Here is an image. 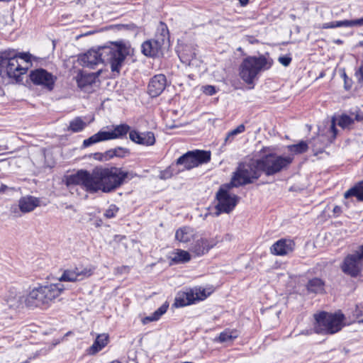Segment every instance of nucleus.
<instances>
[{
    "instance_id": "obj_16",
    "label": "nucleus",
    "mask_w": 363,
    "mask_h": 363,
    "mask_svg": "<svg viewBox=\"0 0 363 363\" xmlns=\"http://www.w3.org/2000/svg\"><path fill=\"white\" fill-rule=\"evenodd\" d=\"M43 297L49 308L55 300L64 291L65 287L62 283L50 284L39 286Z\"/></svg>"
},
{
    "instance_id": "obj_6",
    "label": "nucleus",
    "mask_w": 363,
    "mask_h": 363,
    "mask_svg": "<svg viewBox=\"0 0 363 363\" xmlns=\"http://www.w3.org/2000/svg\"><path fill=\"white\" fill-rule=\"evenodd\" d=\"M258 160L261 172L267 176H272L286 169L292 162L293 157L269 154Z\"/></svg>"
},
{
    "instance_id": "obj_31",
    "label": "nucleus",
    "mask_w": 363,
    "mask_h": 363,
    "mask_svg": "<svg viewBox=\"0 0 363 363\" xmlns=\"http://www.w3.org/2000/svg\"><path fill=\"white\" fill-rule=\"evenodd\" d=\"M328 142V140L324 136H318L317 138H313L312 147L314 154L318 155V153L322 152Z\"/></svg>"
},
{
    "instance_id": "obj_20",
    "label": "nucleus",
    "mask_w": 363,
    "mask_h": 363,
    "mask_svg": "<svg viewBox=\"0 0 363 363\" xmlns=\"http://www.w3.org/2000/svg\"><path fill=\"white\" fill-rule=\"evenodd\" d=\"M129 138L133 142L143 145H152L155 143V135L152 132L139 133L131 130L129 133Z\"/></svg>"
},
{
    "instance_id": "obj_10",
    "label": "nucleus",
    "mask_w": 363,
    "mask_h": 363,
    "mask_svg": "<svg viewBox=\"0 0 363 363\" xmlns=\"http://www.w3.org/2000/svg\"><path fill=\"white\" fill-rule=\"evenodd\" d=\"M218 203L216 206V215L218 216L221 213H228L236 206L239 197L235 194H230L228 189H220L216 194Z\"/></svg>"
},
{
    "instance_id": "obj_8",
    "label": "nucleus",
    "mask_w": 363,
    "mask_h": 363,
    "mask_svg": "<svg viewBox=\"0 0 363 363\" xmlns=\"http://www.w3.org/2000/svg\"><path fill=\"white\" fill-rule=\"evenodd\" d=\"M130 127L127 124H121L114 127L111 131H99L83 142V146L86 147L93 144L116 138H122L130 133Z\"/></svg>"
},
{
    "instance_id": "obj_2",
    "label": "nucleus",
    "mask_w": 363,
    "mask_h": 363,
    "mask_svg": "<svg viewBox=\"0 0 363 363\" xmlns=\"http://www.w3.org/2000/svg\"><path fill=\"white\" fill-rule=\"evenodd\" d=\"M128 52L124 46L115 45L102 47L97 50L91 49L79 57L83 67L94 69L99 64H109L112 72L119 73Z\"/></svg>"
},
{
    "instance_id": "obj_48",
    "label": "nucleus",
    "mask_w": 363,
    "mask_h": 363,
    "mask_svg": "<svg viewBox=\"0 0 363 363\" xmlns=\"http://www.w3.org/2000/svg\"><path fill=\"white\" fill-rule=\"evenodd\" d=\"M342 78L344 79L345 89L349 90L352 87V80L348 78L345 72L342 74Z\"/></svg>"
},
{
    "instance_id": "obj_21",
    "label": "nucleus",
    "mask_w": 363,
    "mask_h": 363,
    "mask_svg": "<svg viewBox=\"0 0 363 363\" xmlns=\"http://www.w3.org/2000/svg\"><path fill=\"white\" fill-rule=\"evenodd\" d=\"M196 55V48L193 45H184L179 50V57L182 63L186 65H193V61Z\"/></svg>"
},
{
    "instance_id": "obj_33",
    "label": "nucleus",
    "mask_w": 363,
    "mask_h": 363,
    "mask_svg": "<svg viewBox=\"0 0 363 363\" xmlns=\"http://www.w3.org/2000/svg\"><path fill=\"white\" fill-rule=\"evenodd\" d=\"M86 125V123L80 117H76L69 122L68 130L77 133L84 130Z\"/></svg>"
},
{
    "instance_id": "obj_47",
    "label": "nucleus",
    "mask_w": 363,
    "mask_h": 363,
    "mask_svg": "<svg viewBox=\"0 0 363 363\" xmlns=\"http://www.w3.org/2000/svg\"><path fill=\"white\" fill-rule=\"evenodd\" d=\"M203 92L208 96H212L216 93V89L213 86L207 85L203 86Z\"/></svg>"
},
{
    "instance_id": "obj_57",
    "label": "nucleus",
    "mask_w": 363,
    "mask_h": 363,
    "mask_svg": "<svg viewBox=\"0 0 363 363\" xmlns=\"http://www.w3.org/2000/svg\"><path fill=\"white\" fill-rule=\"evenodd\" d=\"M340 208L338 206H335V207L334 208V212H337V211H340Z\"/></svg>"
},
{
    "instance_id": "obj_44",
    "label": "nucleus",
    "mask_w": 363,
    "mask_h": 363,
    "mask_svg": "<svg viewBox=\"0 0 363 363\" xmlns=\"http://www.w3.org/2000/svg\"><path fill=\"white\" fill-rule=\"evenodd\" d=\"M207 297L205 289H196L194 293V301L195 300H203Z\"/></svg>"
},
{
    "instance_id": "obj_18",
    "label": "nucleus",
    "mask_w": 363,
    "mask_h": 363,
    "mask_svg": "<svg viewBox=\"0 0 363 363\" xmlns=\"http://www.w3.org/2000/svg\"><path fill=\"white\" fill-rule=\"evenodd\" d=\"M295 243L290 239H280L270 247V252L274 255L284 256L292 252Z\"/></svg>"
},
{
    "instance_id": "obj_11",
    "label": "nucleus",
    "mask_w": 363,
    "mask_h": 363,
    "mask_svg": "<svg viewBox=\"0 0 363 363\" xmlns=\"http://www.w3.org/2000/svg\"><path fill=\"white\" fill-rule=\"evenodd\" d=\"M363 262V245L355 253L347 256L341 266L344 273L356 277L360 272Z\"/></svg>"
},
{
    "instance_id": "obj_56",
    "label": "nucleus",
    "mask_w": 363,
    "mask_h": 363,
    "mask_svg": "<svg viewBox=\"0 0 363 363\" xmlns=\"http://www.w3.org/2000/svg\"><path fill=\"white\" fill-rule=\"evenodd\" d=\"M334 42H335L336 44H339V45H340V44H342V43H343V42H342V40H340V39L335 40Z\"/></svg>"
},
{
    "instance_id": "obj_27",
    "label": "nucleus",
    "mask_w": 363,
    "mask_h": 363,
    "mask_svg": "<svg viewBox=\"0 0 363 363\" xmlns=\"http://www.w3.org/2000/svg\"><path fill=\"white\" fill-rule=\"evenodd\" d=\"M194 301V292L182 293L178 295L175 299L174 306L176 307H183L193 303Z\"/></svg>"
},
{
    "instance_id": "obj_17",
    "label": "nucleus",
    "mask_w": 363,
    "mask_h": 363,
    "mask_svg": "<svg viewBox=\"0 0 363 363\" xmlns=\"http://www.w3.org/2000/svg\"><path fill=\"white\" fill-rule=\"evenodd\" d=\"M164 45V40L155 36V39L147 40L142 44V52L146 56H159L162 54Z\"/></svg>"
},
{
    "instance_id": "obj_24",
    "label": "nucleus",
    "mask_w": 363,
    "mask_h": 363,
    "mask_svg": "<svg viewBox=\"0 0 363 363\" xmlns=\"http://www.w3.org/2000/svg\"><path fill=\"white\" fill-rule=\"evenodd\" d=\"M25 298L26 296L18 295L14 291H9L5 297V301L10 308L18 310L25 306Z\"/></svg>"
},
{
    "instance_id": "obj_46",
    "label": "nucleus",
    "mask_w": 363,
    "mask_h": 363,
    "mask_svg": "<svg viewBox=\"0 0 363 363\" xmlns=\"http://www.w3.org/2000/svg\"><path fill=\"white\" fill-rule=\"evenodd\" d=\"M278 60L281 65L286 67L291 63V58L288 56H281L279 57Z\"/></svg>"
},
{
    "instance_id": "obj_55",
    "label": "nucleus",
    "mask_w": 363,
    "mask_h": 363,
    "mask_svg": "<svg viewBox=\"0 0 363 363\" xmlns=\"http://www.w3.org/2000/svg\"><path fill=\"white\" fill-rule=\"evenodd\" d=\"M8 150L7 146H6V145H0V152L3 151V150Z\"/></svg>"
},
{
    "instance_id": "obj_34",
    "label": "nucleus",
    "mask_w": 363,
    "mask_h": 363,
    "mask_svg": "<svg viewBox=\"0 0 363 363\" xmlns=\"http://www.w3.org/2000/svg\"><path fill=\"white\" fill-rule=\"evenodd\" d=\"M335 28L337 27H353V26H362L363 17L355 20H345L335 21Z\"/></svg>"
},
{
    "instance_id": "obj_49",
    "label": "nucleus",
    "mask_w": 363,
    "mask_h": 363,
    "mask_svg": "<svg viewBox=\"0 0 363 363\" xmlns=\"http://www.w3.org/2000/svg\"><path fill=\"white\" fill-rule=\"evenodd\" d=\"M11 213L13 214L14 216L16 217H18V216H20V209H19V207H18V205L16 206V205H13L11 206Z\"/></svg>"
},
{
    "instance_id": "obj_5",
    "label": "nucleus",
    "mask_w": 363,
    "mask_h": 363,
    "mask_svg": "<svg viewBox=\"0 0 363 363\" xmlns=\"http://www.w3.org/2000/svg\"><path fill=\"white\" fill-rule=\"evenodd\" d=\"M314 331L318 334H334L340 331L343 325L344 315L325 311L314 314Z\"/></svg>"
},
{
    "instance_id": "obj_42",
    "label": "nucleus",
    "mask_w": 363,
    "mask_h": 363,
    "mask_svg": "<svg viewBox=\"0 0 363 363\" xmlns=\"http://www.w3.org/2000/svg\"><path fill=\"white\" fill-rule=\"evenodd\" d=\"M354 76L357 82L360 84H363V62L358 68H357Z\"/></svg>"
},
{
    "instance_id": "obj_29",
    "label": "nucleus",
    "mask_w": 363,
    "mask_h": 363,
    "mask_svg": "<svg viewBox=\"0 0 363 363\" xmlns=\"http://www.w3.org/2000/svg\"><path fill=\"white\" fill-rule=\"evenodd\" d=\"M190 253L188 251L179 249L173 253V256L171 258V261L175 264L186 263L190 261Z\"/></svg>"
},
{
    "instance_id": "obj_53",
    "label": "nucleus",
    "mask_w": 363,
    "mask_h": 363,
    "mask_svg": "<svg viewBox=\"0 0 363 363\" xmlns=\"http://www.w3.org/2000/svg\"><path fill=\"white\" fill-rule=\"evenodd\" d=\"M238 1L242 6H245L249 2V0H238Z\"/></svg>"
},
{
    "instance_id": "obj_26",
    "label": "nucleus",
    "mask_w": 363,
    "mask_h": 363,
    "mask_svg": "<svg viewBox=\"0 0 363 363\" xmlns=\"http://www.w3.org/2000/svg\"><path fill=\"white\" fill-rule=\"evenodd\" d=\"M108 336L106 334L99 335L93 345L89 349V354H95L101 351L108 343Z\"/></svg>"
},
{
    "instance_id": "obj_1",
    "label": "nucleus",
    "mask_w": 363,
    "mask_h": 363,
    "mask_svg": "<svg viewBox=\"0 0 363 363\" xmlns=\"http://www.w3.org/2000/svg\"><path fill=\"white\" fill-rule=\"evenodd\" d=\"M132 178L131 173L121 168L96 167L91 172L81 169L75 174L67 176L65 184L70 190L74 186L79 185L90 194L97 193L99 191L109 193L121 186L126 179Z\"/></svg>"
},
{
    "instance_id": "obj_52",
    "label": "nucleus",
    "mask_w": 363,
    "mask_h": 363,
    "mask_svg": "<svg viewBox=\"0 0 363 363\" xmlns=\"http://www.w3.org/2000/svg\"><path fill=\"white\" fill-rule=\"evenodd\" d=\"M9 189V186H7L6 185L2 184L1 185V186H0V193H4V192H5Z\"/></svg>"
},
{
    "instance_id": "obj_7",
    "label": "nucleus",
    "mask_w": 363,
    "mask_h": 363,
    "mask_svg": "<svg viewBox=\"0 0 363 363\" xmlns=\"http://www.w3.org/2000/svg\"><path fill=\"white\" fill-rule=\"evenodd\" d=\"M27 69L28 67H23L18 62L16 54H11L9 52L0 53V74L5 72L9 77L14 78L18 81Z\"/></svg>"
},
{
    "instance_id": "obj_23",
    "label": "nucleus",
    "mask_w": 363,
    "mask_h": 363,
    "mask_svg": "<svg viewBox=\"0 0 363 363\" xmlns=\"http://www.w3.org/2000/svg\"><path fill=\"white\" fill-rule=\"evenodd\" d=\"M196 231L191 227L183 226L177 230L175 239L180 242L189 243L196 238Z\"/></svg>"
},
{
    "instance_id": "obj_38",
    "label": "nucleus",
    "mask_w": 363,
    "mask_h": 363,
    "mask_svg": "<svg viewBox=\"0 0 363 363\" xmlns=\"http://www.w3.org/2000/svg\"><path fill=\"white\" fill-rule=\"evenodd\" d=\"M237 335H233V333L229 330H225L221 333L218 337V340L220 342H225L228 341H231L233 339L236 338Z\"/></svg>"
},
{
    "instance_id": "obj_14",
    "label": "nucleus",
    "mask_w": 363,
    "mask_h": 363,
    "mask_svg": "<svg viewBox=\"0 0 363 363\" xmlns=\"http://www.w3.org/2000/svg\"><path fill=\"white\" fill-rule=\"evenodd\" d=\"M219 240L217 238L201 237L191 244L189 250L196 257H201L213 248Z\"/></svg>"
},
{
    "instance_id": "obj_13",
    "label": "nucleus",
    "mask_w": 363,
    "mask_h": 363,
    "mask_svg": "<svg viewBox=\"0 0 363 363\" xmlns=\"http://www.w3.org/2000/svg\"><path fill=\"white\" fill-rule=\"evenodd\" d=\"M29 77L31 82L35 85L41 86L49 91L54 88L56 77L44 69L32 70Z\"/></svg>"
},
{
    "instance_id": "obj_12",
    "label": "nucleus",
    "mask_w": 363,
    "mask_h": 363,
    "mask_svg": "<svg viewBox=\"0 0 363 363\" xmlns=\"http://www.w3.org/2000/svg\"><path fill=\"white\" fill-rule=\"evenodd\" d=\"M95 268L92 266L85 267H75L73 269H66L58 279L59 283L62 281L76 282L82 281L91 276Z\"/></svg>"
},
{
    "instance_id": "obj_35",
    "label": "nucleus",
    "mask_w": 363,
    "mask_h": 363,
    "mask_svg": "<svg viewBox=\"0 0 363 363\" xmlns=\"http://www.w3.org/2000/svg\"><path fill=\"white\" fill-rule=\"evenodd\" d=\"M287 148L291 152L301 154L308 150V145L306 142L301 141L298 144L289 145Z\"/></svg>"
},
{
    "instance_id": "obj_25",
    "label": "nucleus",
    "mask_w": 363,
    "mask_h": 363,
    "mask_svg": "<svg viewBox=\"0 0 363 363\" xmlns=\"http://www.w3.org/2000/svg\"><path fill=\"white\" fill-rule=\"evenodd\" d=\"M96 75L94 73L85 74L79 72L76 77L77 86L80 89H85L92 84L96 80Z\"/></svg>"
},
{
    "instance_id": "obj_28",
    "label": "nucleus",
    "mask_w": 363,
    "mask_h": 363,
    "mask_svg": "<svg viewBox=\"0 0 363 363\" xmlns=\"http://www.w3.org/2000/svg\"><path fill=\"white\" fill-rule=\"evenodd\" d=\"M345 199L355 196L358 201H363V181L359 182L353 187L347 190L344 195Z\"/></svg>"
},
{
    "instance_id": "obj_43",
    "label": "nucleus",
    "mask_w": 363,
    "mask_h": 363,
    "mask_svg": "<svg viewBox=\"0 0 363 363\" xmlns=\"http://www.w3.org/2000/svg\"><path fill=\"white\" fill-rule=\"evenodd\" d=\"M174 166V165H172V167H169V168L162 172L160 175V179H167L172 177V176L173 175Z\"/></svg>"
},
{
    "instance_id": "obj_19",
    "label": "nucleus",
    "mask_w": 363,
    "mask_h": 363,
    "mask_svg": "<svg viewBox=\"0 0 363 363\" xmlns=\"http://www.w3.org/2000/svg\"><path fill=\"white\" fill-rule=\"evenodd\" d=\"M166 77L164 74L154 76L148 84V93L152 97L159 96L166 86Z\"/></svg>"
},
{
    "instance_id": "obj_4",
    "label": "nucleus",
    "mask_w": 363,
    "mask_h": 363,
    "mask_svg": "<svg viewBox=\"0 0 363 363\" xmlns=\"http://www.w3.org/2000/svg\"><path fill=\"white\" fill-rule=\"evenodd\" d=\"M258 160H249L239 163L232 177L231 185L239 186L252 183L261 175Z\"/></svg>"
},
{
    "instance_id": "obj_41",
    "label": "nucleus",
    "mask_w": 363,
    "mask_h": 363,
    "mask_svg": "<svg viewBox=\"0 0 363 363\" xmlns=\"http://www.w3.org/2000/svg\"><path fill=\"white\" fill-rule=\"evenodd\" d=\"M118 208L116 207V205H111L109 208L106 211L104 216L107 218H113L116 215V213L118 212Z\"/></svg>"
},
{
    "instance_id": "obj_30",
    "label": "nucleus",
    "mask_w": 363,
    "mask_h": 363,
    "mask_svg": "<svg viewBox=\"0 0 363 363\" xmlns=\"http://www.w3.org/2000/svg\"><path fill=\"white\" fill-rule=\"evenodd\" d=\"M308 291L319 294L324 291V282L318 278H313L308 281L307 284Z\"/></svg>"
},
{
    "instance_id": "obj_15",
    "label": "nucleus",
    "mask_w": 363,
    "mask_h": 363,
    "mask_svg": "<svg viewBox=\"0 0 363 363\" xmlns=\"http://www.w3.org/2000/svg\"><path fill=\"white\" fill-rule=\"evenodd\" d=\"M25 306L34 309L36 308L46 309L48 306L43 297L40 286L35 287L29 291L24 299Z\"/></svg>"
},
{
    "instance_id": "obj_37",
    "label": "nucleus",
    "mask_w": 363,
    "mask_h": 363,
    "mask_svg": "<svg viewBox=\"0 0 363 363\" xmlns=\"http://www.w3.org/2000/svg\"><path fill=\"white\" fill-rule=\"evenodd\" d=\"M158 30L160 31V34H157L156 36H158L160 39L164 40V44L167 45L169 38V30L167 26L161 22Z\"/></svg>"
},
{
    "instance_id": "obj_9",
    "label": "nucleus",
    "mask_w": 363,
    "mask_h": 363,
    "mask_svg": "<svg viewBox=\"0 0 363 363\" xmlns=\"http://www.w3.org/2000/svg\"><path fill=\"white\" fill-rule=\"evenodd\" d=\"M211 160V152L204 150L189 151L177 160L175 166L183 165L184 169H191Z\"/></svg>"
},
{
    "instance_id": "obj_54",
    "label": "nucleus",
    "mask_w": 363,
    "mask_h": 363,
    "mask_svg": "<svg viewBox=\"0 0 363 363\" xmlns=\"http://www.w3.org/2000/svg\"><path fill=\"white\" fill-rule=\"evenodd\" d=\"M72 2V1H74L76 2V4H83L85 1L84 0H70Z\"/></svg>"
},
{
    "instance_id": "obj_3",
    "label": "nucleus",
    "mask_w": 363,
    "mask_h": 363,
    "mask_svg": "<svg viewBox=\"0 0 363 363\" xmlns=\"http://www.w3.org/2000/svg\"><path fill=\"white\" fill-rule=\"evenodd\" d=\"M273 60L264 55L247 57L243 60L239 67V75L247 84H252L260 72L268 69Z\"/></svg>"
},
{
    "instance_id": "obj_51",
    "label": "nucleus",
    "mask_w": 363,
    "mask_h": 363,
    "mask_svg": "<svg viewBox=\"0 0 363 363\" xmlns=\"http://www.w3.org/2000/svg\"><path fill=\"white\" fill-rule=\"evenodd\" d=\"M330 130L332 131V133L333 134V138H335L337 134V129L335 128V118L332 119Z\"/></svg>"
},
{
    "instance_id": "obj_39",
    "label": "nucleus",
    "mask_w": 363,
    "mask_h": 363,
    "mask_svg": "<svg viewBox=\"0 0 363 363\" xmlns=\"http://www.w3.org/2000/svg\"><path fill=\"white\" fill-rule=\"evenodd\" d=\"M353 122L352 118L347 115H342L337 119V124L342 128L350 125Z\"/></svg>"
},
{
    "instance_id": "obj_36",
    "label": "nucleus",
    "mask_w": 363,
    "mask_h": 363,
    "mask_svg": "<svg viewBox=\"0 0 363 363\" xmlns=\"http://www.w3.org/2000/svg\"><path fill=\"white\" fill-rule=\"evenodd\" d=\"M245 127L243 124L239 125L234 130L230 131L225 138V144L231 143L233 140L235 135L242 133L245 131Z\"/></svg>"
},
{
    "instance_id": "obj_45",
    "label": "nucleus",
    "mask_w": 363,
    "mask_h": 363,
    "mask_svg": "<svg viewBox=\"0 0 363 363\" xmlns=\"http://www.w3.org/2000/svg\"><path fill=\"white\" fill-rule=\"evenodd\" d=\"M18 58H20L23 60H24V62L27 64H29L30 62V59H31V55L29 54V53H19L18 55H17V59Z\"/></svg>"
},
{
    "instance_id": "obj_22",
    "label": "nucleus",
    "mask_w": 363,
    "mask_h": 363,
    "mask_svg": "<svg viewBox=\"0 0 363 363\" xmlns=\"http://www.w3.org/2000/svg\"><path fill=\"white\" fill-rule=\"evenodd\" d=\"M40 201L38 198L26 196L21 197L18 201V207L20 211L23 213H27L33 211L36 207L40 206Z\"/></svg>"
},
{
    "instance_id": "obj_32",
    "label": "nucleus",
    "mask_w": 363,
    "mask_h": 363,
    "mask_svg": "<svg viewBox=\"0 0 363 363\" xmlns=\"http://www.w3.org/2000/svg\"><path fill=\"white\" fill-rule=\"evenodd\" d=\"M168 307H169V304L167 303H164L157 310H156L151 315L145 318L143 320V323L145 324L147 322L157 320L164 313H166Z\"/></svg>"
},
{
    "instance_id": "obj_40",
    "label": "nucleus",
    "mask_w": 363,
    "mask_h": 363,
    "mask_svg": "<svg viewBox=\"0 0 363 363\" xmlns=\"http://www.w3.org/2000/svg\"><path fill=\"white\" fill-rule=\"evenodd\" d=\"M128 152L127 150L123 147H117L113 150H110L107 152V155L110 157H123Z\"/></svg>"
},
{
    "instance_id": "obj_50",
    "label": "nucleus",
    "mask_w": 363,
    "mask_h": 363,
    "mask_svg": "<svg viewBox=\"0 0 363 363\" xmlns=\"http://www.w3.org/2000/svg\"><path fill=\"white\" fill-rule=\"evenodd\" d=\"M320 28L323 29L335 28V21L323 23L320 26Z\"/></svg>"
}]
</instances>
